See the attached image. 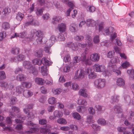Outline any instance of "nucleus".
<instances>
[{"mask_svg":"<svg viewBox=\"0 0 134 134\" xmlns=\"http://www.w3.org/2000/svg\"><path fill=\"white\" fill-rule=\"evenodd\" d=\"M89 54L88 52L85 50L81 55V59L83 63L86 65H91L92 63L91 61L94 62H98L100 58V55L96 53H93L90 55V59H89Z\"/></svg>","mask_w":134,"mask_h":134,"instance_id":"f257e3e1","label":"nucleus"},{"mask_svg":"<svg viewBox=\"0 0 134 134\" xmlns=\"http://www.w3.org/2000/svg\"><path fill=\"white\" fill-rule=\"evenodd\" d=\"M43 35V32L41 31L33 30L31 31V34L26 39L29 42L31 41L35 40L37 37L38 38L36 39V41L38 44H40L41 43Z\"/></svg>","mask_w":134,"mask_h":134,"instance_id":"f03ea898","label":"nucleus"},{"mask_svg":"<svg viewBox=\"0 0 134 134\" xmlns=\"http://www.w3.org/2000/svg\"><path fill=\"white\" fill-rule=\"evenodd\" d=\"M118 59V57H115L112 58L109 63V66L113 68V71L115 72L117 75H120L121 73L120 70L117 69L116 68L115 63L117 62Z\"/></svg>","mask_w":134,"mask_h":134,"instance_id":"7ed1b4c3","label":"nucleus"},{"mask_svg":"<svg viewBox=\"0 0 134 134\" xmlns=\"http://www.w3.org/2000/svg\"><path fill=\"white\" fill-rule=\"evenodd\" d=\"M105 84V80L104 79H96L94 82L95 86L98 89H101L104 87Z\"/></svg>","mask_w":134,"mask_h":134,"instance_id":"20e7f679","label":"nucleus"},{"mask_svg":"<svg viewBox=\"0 0 134 134\" xmlns=\"http://www.w3.org/2000/svg\"><path fill=\"white\" fill-rule=\"evenodd\" d=\"M94 70L97 72H104L106 74L105 75H108V71L105 70V66L103 65H99L98 64H95L93 66Z\"/></svg>","mask_w":134,"mask_h":134,"instance_id":"39448f33","label":"nucleus"},{"mask_svg":"<svg viewBox=\"0 0 134 134\" xmlns=\"http://www.w3.org/2000/svg\"><path fill=\"white\" fill-rule=\"evenodd\" d=\"M27 125L32 126L33 128H31L30 129V131H26L25 132L27 133H36L38 132V129L37 128L36 124H34L31 121H28L26 124Z\"/></svg>","mask_w":134,"mask_h":134,"instance_id":"423d86ee","label":"nucleus"},{"mask_svg":"<svg viewBox=\"0 0 134 134\" xmlns=\"http://www.w3.org/2000/svg\"><path fill=\"white\" fill-rule=\"evenodd\" d=\"M86 74V71L83 69L78 70L75 73V78L76 79L80 80L84 78Z\"/></svg>","mask_w":134,"mask_h":134,"instance_id":"0eeeda50","label":"nucleus"},{"mask_svg":"<svg viewBox=\"0 0 134 134\" xmlns=\"http://www.w3.org/2000/svg\"><path fill=\"white\" fill-rule=\"evenodd\" d=\"M51 128V125H47L46 127L40 128L38 129V131H40V132L43 134H47L50 131V129Z\"/></svg>","mask_w":134,"mask_h":134,"instance_id":"6e6552de","label":"nucleus"},{"mask_svg":"<svg viewBox=\"0 0 134 134\" xmlns=\"http://www.w3.org/2000/svg\"><path fill=\"white\" fill-rule=\"evenodd\" d=\"M28 21L26 22L25 25V26H27L30 25H35L36 23V21L33 16L30 15L28 16Z\"/></svg>","mask_w":134,"mask_h":134,"instance_id":"1a4fd4ad","label":"nucleus"},{"mask_svg":"<svg viewBox=\"0 0 134 134\" xmlns=\"http://www.w3.org/2000/svg\"><path fill=\"white\" fill-rule=\"evenodd\" d=\"M86 74H88V77L90 79H95L96 77V74L94 72L91 71V69L89 68L86 70Z\"/></svg>","mask_w":134,"mask_h":134,"instance_id":"9d476101","label":"nucleus"},{"mask_svg":"<svg viewBox=\"0 0 134 134\" xmlns=\"http://www.w3.org/2000/svg\"><path fill=\"white\" fill-rule=\"evenodd\" d=\"M25 59V57L24 55L20 54L17 57H13L11 58L10 61L12 62H16L17 61H22L24 60Z\"/></svg>","mask_w":134,"mask_h":134,"instance_id":"9b49d317","label":"nucleus"},{"mask_svg":"<svg viewBox=\"0 0 134 134\" xmlns=\"http://www.w3.org/2000/svg\"><path fill=\"white\" fill-rule=\"evenodd\" d=\"M33 106V105L32 104H29L25 105L26 108L23 109L24 112L28 115H29L30 114L29 109H32Z\"/></svg>","mask_w":134,"mask_h":134,"instance_id":"f8f14e48","label":"nucleus"},{"mask_svg":"<svg viewBox=\"0 0 134 134\" xmlns=\"http://www.w3.org/2000/svg\"><path fill=\"white\" fill-rule=\"evenodd\" d=\"M77 43H74L72 42H69L67 44L66 46L71 48L73 50H76L78 49Z\"/></svg>","mask_w":134,"mask_h":134,"instance_id":"ddd939ff","label":"nucleus"},{"mask_svg":"<svg viewBox=\"0 0 134 134\" xmlns=\"http://www.w3.org/2000/svg\"><path fill=\"white\" fill-rule=\"evenodd\" d=\"M87 24L89 26L94 27L95 26L96 23V21L93 19H89L87 20Z\"/></svg>","mask_w":134,"mask_h":134,"instance_id":"4468645a","label":"nucleus"},{"mask_svg":"<svg viewBox=\"0 0 134 134\" xmlns=\"http://www.w3.org/2000/svg\"><path fill=\"white\" fill-rule=\"evenodd\" d=\"M58 28L60 32H64L66 29V25L65 24L62 23L58 25Z\"/></svg>","mask_w":134,"mask_h":134,"instance_id":"2eb2a0df","label":"nucleus"},{"mask_svg":"<svg viewBox=\"0 0 134 134\" xmlns=\"http://www.w3.org/2000/svg\"><path fill=\"white\" fill-rule=\"evenodd\" d=\"M116 84L120 87L122 86L125 85V81L121 78H119L117 80Z\"/></svg>","mask_w":134,"mask_h":134,"instance_id":"dca6fc26","label":"nucleus"},{"mask_svg":"<svg viewBox=\"0 0 134 134\" xmlns=\"http://www.w3.org/2000/svg\"><path fill=\"white\" fill-rule=\"evenodd\" d=\"M42 64L45 66H49L52 64L51 62L48 60L46 57H43L41 59Z\"/></svg>","mask_w":134,"mask_h":134,"instance_id":"f3484780","label":"nucleus"},{"mask_svg":"<svg viewBox=\"0 0 134 134\" xmlns=\"http://www.w3.org/2000/svg\"><path fill=\"white\" fill-rule=\"evenodd\" d=\"M35 82L36 83L40 85H43L45 82V81L44 80L40 78H36L35 79Z\"/></svg>","mask_w":134,"mask_h":134,"instance_id":"a211bd4d","label":"nucleus"},{"mask_svg":"<svg viewBox=\"0 0 134 134\" xmlns=\"http://www.w3.org/2000/svg\"><path fill=\"white\" fill-rule=\"evenodd\" d=\"M87 90L84 89H81L79 91V94L81 96L84 97H87L88 94L87 93Z\"/></svg>","mask_w":134,"mask_h":134,"instance_id":"6ab92c4d","label":"nucleus"},{"mask_svg":"<svg viewBox=\"0 0 134 134\" xmlns=\"http://www.w3.org/2000/svg\"><path fill=\"white\" fill-rule=\"evenodd\" d=\"M92 38L89 35H87L86 37V41L88 46H91L92 45Z\"/></svg>","mask_w":134,"mask_h":134,"instance_id":"aec40b11","label":"nucleus"},{"mask_svg":"<svg viewBox=\"0 0 134 134\" xmlns=\"http://www.w3.org/2000/svg\"><path fill=\"white\" fill-rule=\"evenodd\" d=\"M114 112L116 113H119L122 112V110L119 104L115 106L114 109Z\"/></svg>","mask_w":134,"mask_h":134,"instance_id":"412c9836","label":"nucleus"},{"mask_svg":"<svg viewBox=\"0 0 134 134\" xmlns=\"http://www.w3.org/2000/svg\"><path fill=\"white\" fill-rule=\"evenodd\" d=\"M77 26L75 23H72L70 25L69 30L70 31L72 32H75L77 31L76 28Z\"/></svg>","mask_w":134,"mask_h":134,"instance_id":"4be33fe9","label":"nucleus"},{"mask_svg":"<svg viewBox=\"0 0 134 134\" xmlns=\"http://www.w3.org/2000/svg\"><path fill=\"white\" fill-rule=\"evenodd\" d=\"M26 78V76L22 74H20L18 75L16 77V79L18 81H24L25 80Z\"/></svg>","mask_w":134,"mask_h":134,"instance_id":"5701e85b","label":"nucleus"},{"mask_svg":"<svg viewBox=\"0 0 134 134\" xmlns=\"http://www.w3.org/2000/svg\"><path fill=\"white\" fill-rule=\"evenodd\" d=\"M53 114L55 118H59L62 116L63 113L60 111L56 110L54 112Z\"/></svg>","mask_w":134,"mask_h":134,"instance_id":"b1692460","label":"nucleus"},{"mask_svg":"<svg viewBox=\"0 0 134 134\" xmlns=\"http://www.w3.org/2000/svg\"><path fill=\"white\" fill-rule=\"evenodd\" d=\"M43 52V51L42 49H40L35 52L34 54L35 56L38 57H41L42 56Z\"/></svg>","mask_w":134,"mask_h":134,"instance_id":"393cba45","label":"nucleus"},{"mask_svg":"<svg viewBox=\"0 0 134 134\" xmlns=\"http://www.w3.org/2000/svg\"><path fill=\"white\" fill-rule=\"evenodd\" d=\"M26 33L25 32H23L19 34L15 33L14 35V36H12V38H13L15 37H19L23 38L26 35Z\"/></svg>","mask_w":134,"mask_h":134,"instance_id":"a878e982","label":"nucleus"},{"mask_svg":"<svg viewBox=\"0 0 134 134\" xmlns=\"http://www.w3.org/2000/svg\"><path fill=\"white\" fill-rule=\"evenodd\" d=\"M24 87L23 86H17L16 88V91L18 93H21L24 92Z\"/></svg>","mask_w":134,"mask_h":134,"instance_id":"bb28decb","label":"nucleus"},{"mask_svg":"<svg viewBox=\"0 0 134 134\" xmlns=\"http://www.w3.org/2000/svg\"><path fill=\"white\" fill-rule=\"evenodd\" d=\"M23 65L24 67L27 69H29L31 68L32 64L31 63L27 61H24L23 63Z\"/></svg>","mask_w":134,"mask_h":134,"instance_id":"cd10ccee","label":"nucleus"},{"mask_svg":"<svg viewBox=\"0 0 134 134\" xmlns=\"http://www.w3.org/2000/svg\"><path fill=\"white\" fill-rule=\"evenodd\" d=\"M33 93L28 90H26L24 91L23 94L24 96L26 98H28L33 95Z\"/></svg>","mask_w":134,"mask_h":134,"instance_id":"c85d7f7f","label":"nucleus"},{"mask_svg":"<svg viewBox=\"0 0 134 134\" xmlns=\"http://www.w3.org/2000/svg\"><path fill=\"white\" fill-rule=\"evenodd\" d=\"M10 25L7 22H3L2 25V27L5 30H7L9 29Z\"/></svg>","mask_w":134,"mask_h":134,"instance_id":"c756f323","label":"nucleus"},{"mask_svg":"<svg viewBox=\"0 0 134 134\" xmlns=\"http://www.w3.org/2000/svg\"><path fill=\"white\" fill-rule=\"evenodd\" d=\"M57 122L58 123L62 125H65L67 123L66 120L63 118L59 119L57 120Z\"/></svg>","mask_w":134,"mask_h":134,"instance_id":"7c9ffc66","label":"nucleus"},{"mask_svg":"<svg viewBox=\"0 0 134 134\" xmlns=\"http://www.w3.org/2000/svg\"><path fill=\"white\" fill-rule=\"evenodd\" d=\"M14 128L18 131L23 130L24 128L23 124H17Z\"/></svg>","mask_w":134,"mask_h":134,"instance_id":"2f4dec72","label":"nucleus"},{"mask_svg":"<svg viewBox=\"0 0 134 134\" xmlns=\"http://www.w3.org/2000/svg\"><path fill=\"white\" fill-rule=\"evenodd\" d=\"M8 86V84L7 82L4 81H0V86L4 88L6 90L7 89Z\"/></svg>","mask_w":134,"mask_h":134,"instance_id":"473e14b6","label":"nucleus"},{"mask_svg":"<svg viewBox=\"0 0 134 134\" xmlns=\"http://www.w3.org/2000/svg\"><path fill=\"white\" fill-rule=\"evenodd\" d=\"M24 17V15L20 12H19L17 14L16 19L18 21H21Z\"/></svg>","mask_w":134,"mask_h":134,"instance_id":"72a5a7b5","label":"nucleus"},{"mask_svg":"<svg viewBox=\"0 0 134 134\" xmlns=\"http://www.w3.org/2000/svg\"><path fill=\"white\" fill-rule=\"evenodd\" d=\"M32 62L34 64H37L38 65H40L42 64L41 60L39 59H36L32 61Z\"/></svg>","mask_w":134,"mask_h":134,"instance_id":"f704fd0d","label":"nucleus"},{"mask_svg":"<svg viewBox=\"0 0 134 134\" xmlns=\"http://www.w3.org/2000/svg\"><path fill=\"white\" fill-rule=\"evenodd\" d=\"M87 121L88 124H90L91 123H94L95 121L93 119V117L92 116L89 115L87 117Z\"/></svg>","mask_w":134,"mask_h":134,"instance_id":"c9c22d12","label":"nucleus"},{"mask_svg":"<svg viewBox=\"0 0 134 134\" xmlns=\"http://www.w3.org/2000/svg\"><path fill=\"white\" fill-rule=\"evenodd\" d=\"M62 2L68 4L69 7H71L72 8L74 6V4L71 2H70L69 0H62Z\"/></svg>","mask_w":134,"mask_h":134,"instance_id":"e433bc0d","label":"nucleus"},{"mask_svg":"<svg viewBox=\"0 0 134 134\" xmlns=\"http://www.w3.org/2000/svg\"><path fill=\"white\" fill-rule=\"evenodd\" d=\"M98 123L103 125H105L107 124L106 121L103 119H99L97 121Z\"/></svg>","mask_w":134,"mask_h":134,"instance_id":"4c0bfd02","label":"nucleus"},{"mask_svg":"<svg viewBox=\"0 0 134 134\" xmlns=\"http://www.w3.org/2000/svg\"><path fill=\"white\" fill-rule=\"evenodd\" d=\"M78 104L80 105H86L87 103L86 100L83 99H80L78 100Z\"/></svg>","mask_w":134,"mask_h":134,"instance_id":"58836bf2","label":"nucleus"},{"mask_svg":"<svg viewBox=\"0 0 134 134\" xmlns=\"http://www.w3.org/2000/svg\"><path fill=\"white\" fill-rule=\"evenodd\" d=\"M6 76L4 71H0V80H3L5 79Z\"/></svg>","mask_w":134,"mask_h":134,"instance_id":"ea45409f","label":"nucleus"},{"mask_svg":"<svg viewBox=\"0 0 134 134\" xmlns=\"http://www.w3.org/2000/svg\"><path fill=\"white\" fill-rule=\"evenodd\" d=\"M41 73L43 76H45L47 75V70L46 67L44 68V66H42L41 68Z\"/></svg>","mask_w":134,"mask_h":134,"instance_id":"a19ab883","label":"nucleus"},{"mask_svg":"<svg viewBox=\"0 0 134 134\" xmlns=\"http://www.w3.org/2000/svg\"><path fill=\"white\" fill-rule=\"evenodd\" d=\"M32 74L35 76H36L38 74V71L35 67L32 66L30 69Z\"/></svg>","mask_w":134,"mask_h":134,"instance_id":"79ce46f5","label":"nucleus"},{"mask_svg":"<svg viewBox=\"0 0 134 134\" xmlns=\"http://www.w3.org/2000/svg\"><path fill=\"white\" fill-rule=\"evenodd\" d=\"M76 110L79 112H83L86 110L85 107L83 106H79L77 108Z\"/></svg>","mask_w":134,"mask_h":134,"instance_id":"37998d69","label":"nucleus"},{"mask_svg":"<svg viewBox=\"0 0 134 134\" xmlns=\"http://www.w3.org/2000/svg\"><path fill=\"white\" fill-rule=\"evenodd\" d=\"M19 51L20 49L19 48L15 47L12 49V53L14 54H17L19 53Z\"/></svg>","mask_w":134,"mask_h":134,"instance_id":"c03bdc74","label":"nucleus"},{"mask_svg":"<svg viewBox=\"0 0 134 134\" xmlns=\"http://www.w3.org/2000/svg\"><path fill=\"white\" fill-rule=\"evenodd\" d=\"M72 116L75 119L78 120L81 119V116L79 114L77 113H75L73 114Z\"/></svg>","mask_w":134,"mask_h":134,"instance_id":"a18cd8bd","label":"nucleus"},{"mask_svg":"<svg viewBox=\"0 0 134 134\" xmlns=\"http://www.w3.org/2000/svg\"><path fill=\"white\" fill-rule=\"evenodd\" d=\"M104 22H100L99 25V32L102 31L104 27Z\"/></svg>","mask_w":134,"mask_h":134,"instance_id":"49530a36","label":"nucleus"},{"mask_svg":"<svg viewBox=\"0 0 134 134\" xmlns=\"http://www.w3.org/2000/svg\"><path fill=\"white\" fill-rule=\"evenodd\" d=\"M6 123L8 126H10L12 125V122L11 119L9 117H7L6 118Z\"/></svg>","mask_w":134,"mask_h":134,"instance_id":"de8ad7c7","label":"nucleus"},{"mask_svg":"<svg viewBox=\"0 0 134 134\" xmlns=\"http://www.w3.org/2000/svg\"><path fill=\"white\" fill-rule=\"evenodd\" d=\"M53 93L54 94L56 95L60 94L62 91V90L60 88H58L52 90Z\"/></svg>","mask_w":134,"mask_h":134,"instance_id":"09e8293b","label":"nucleus"},{"mask_svg":"<svg viewBox=\"0 0 134 134\" xmlns=\"http://www.w3.org/2000/svg\"><path fill=\"white\" fill-rule=\"evenodd\" d=\"M127 72L130 75V77L134 79V71L133 70H127Z\"/></svg>","mask_w":134,"mask_h":134,"instance_id":"8fccbe9b","label":"nucleus"},{"mask_svg":"<svg viewBox=\"0 0 134 134\" xmlns=\"http://www.w3.org/2000/svg\"><path fill=\"white\" fill-rule=\"evenodd\" d=\"M48 102L50 104H53L56 102L55 99L54 97H52L48 99Z\"/></svg>","mask_w":134,"mask_h":134,"instance_id":"3c124183","label":"nucleus"},{"mask_svg":"<svg viewBox=\"0 0 134 134\" xmlns=\"http://www.w3.org/2000/svg\"><path fill=\"white\" fill-rule=\"evenodd\" d=\"M130 65L129 63L126 61L122 64V66L123 68L126 69L129 67Z\"/></svg>","mask_w":134,"mask_h":134,"instance_id":"603ef678","label":"nucleus"},{"mask_svg":"<svg viewBox=\"0 0 134 134\" xmlns=\"http://www.w3.org/2000/svg\"><path fill=\"white\" fill-rule=\"evenodd\" d=\"M3 129L5 131H7L10 132L14 131V130L12 127H5L3 128Z\"/></svg>","mask_w":134,"mask_h":134,"instance_id":"864d4df0","label":"nucleus"},{"mask_svg":"<svg viewBox=\"0 0 134 134\" xmlns=\"http://www.w3.org/2000/svg\"><path fill=\"white\" fill-rule=\"evenodd\" d=\"M91 127L93 128V129L95 131L99 130L100 129V127L97 125L93 124L91 125Z\"/></svg>","mask_w":134,"mask_h":134,"instance_id":"5fc2aeb1","label":"nucleus"},{"mask_svg":"<svg viewBox=\"0 0 134 134\" xmlns=\"http://www.w3.org/2000/svg\"><path fill=\"white\" fill-rule=\"evenodd\" d=\"M61 20V17L59 16L55 17L53 19V24H55L57 23V22Z\"/></svg>","mask_w":134,"mask_h":134,"instance_id":"6e6d98bb","label":"nucleus"},{"mask_svg":"<svg viewBox=\"0 0 134 134\" xmlns=\"http://www.w3.org/2000/svg\"><path fill=\"white\" fill-rule=\"evenodd\" d=\"M22 85L23 86H25L27 88H30L31 86V84L30 82H24L22 83Z\"/></svg>","mask_w":134,"mask_h":134,"instance_id":"4d7b16f0","label":"nucleus"},{"mask_svg":"<svg viewBox=\"0 0 134 134\" xmlns=\"http://www.w3.org/2000/svg\"><path fill=\"white\" fill-rule=\"evenodd\" d=\"M6 34L4 31L0 33V41H2L5 37Z\"/></svg>","mask_w":134,"mask_h":134,"instance_id":"13d9d810","label":"nucleus"},{"mask_svg":"<svg viewBox=\"0 0 134 134\" xmlns=\"http://www.w3.org/2000/svg\"><path fill=\"white\" fill-rule=\"evenodd\" d=\"M96 107L97 110L99 111H102L105 110V108L103 106H101L99 105H96Z\"/></svg>","mask_w":134,"mask_h":134,"instance_id":"bf43d9fd","label":"nucleus"},{"mask_svg":"<svg viewBox=\"0 0 134 134\" xmlns=\"http://www.w3.org/2000/svg\"><path fill=\"white\" fill-rule=\"evenodd\" d=\"M88 7V9H87V10L90 12H94L95 11L96 9L95 7L93 6H89Z\"/></svg>","mask_w":134,"mask_h":134,"instance_id":"052dcab7","label":"nucleus"},{"mask_svg":"<svg viewBox=\"0 0 134 134\" xmlns=\"http://www.w3.org/2000/svg\"><path fill=\"white\" fill-rule=\"evenodd\" d=\"M117 129L118 132H123L124 133V132L126 130V128L124 127H118Z\"/></svg>","mask_w":134,"mask_h":134,"instance_id":"680f3d73","label":"nucleus"},{"mask_svg":"<svg viewBox=\"0 0 134 134\" xmlns=\"http://www.w3.org/2000/svg\"><path fill=\"white\" fill-rule=\"evenodd\" d=\"M82 36H76L75 37V40L77 41H81L84 38Z\"/></svg>","mask_w":134,"mask_h":134,"instance_id":"e2e57ef3","label":"nucleus"},{"mask_svg":"<svg viewBox=\"0 0 134 134\" xmlns=\"http://www.w3.org/2000/svg\"><path fill=\"white\" fill-rule=\"evenodd\" d=\"M80 59L81 60V57L80 58L79 57L77 56H76L74 57L73 60L74 63H76L79 62L80 61Z\"/></svg>","mask_w":134,"mask_h":134,"instance_id":"0e129e2a","label":"nucleus"},{"mask_svg":"<svg viewBox=\"0 0 134 134\" xmlns=\"http://www.w3.org/2000/svg\"><path fill=\"white\" fill-rule=\"evenodd\" d=\"M72 87L73 89L74 90H77L79 89V85L76 83H73L72 84Z\"/></svg>","mask_w":134,"mask_h":134,"instance_id":"69168bd1","label":"nucleus"},{"mask_svg":"<svg viewBox=\"0 0 134 134\" xmlns=\"http://www.w3.org/2000/svg\"><path fill=\"white\" fill-rule=\"evenodd\" d=\"M57 38H58V40L60 41H63L65 40L64 35L62 34H60L59 36Z\"/></svg>","mask_w":134,"mask_h":134,"instance_id":"338daca9","label":"nucleus"},{"mask_svg":"<svg viewBox=\"0 0 134 134\" xmlns=\"http://www.w3.org/2000/svg\"><path fill=\"white\" fill-rule=\"evenodd\" d=\"M3 14L6 15L10 12V11L8 8H5L3 9Z\"/></svg>","mask_w":134,"mask_h":134,"instance_id":"774afa93","label":"nucleus"}]
</instances>
